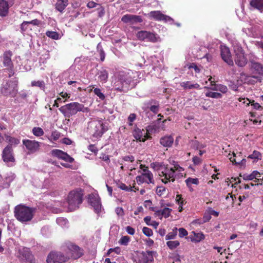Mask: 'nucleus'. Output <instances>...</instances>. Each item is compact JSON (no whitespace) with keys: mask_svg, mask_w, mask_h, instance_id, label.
I'll use <instances>...</instances> for the list:
<instances>
[{"mask_svg":"<svg viewBox=\"0 0 263 263\" xmlns=\"http://www.w3.org/2000/svg\"><path fill=\"white\" fill-rule=\"evenodd\" d=\"M174 142V138L171 136H164L160 139V144L164 147H171Z\"/></svg>","mask_w":263,"mask_h":263,"instance_id":"obj_29","label":"nucleus"},{"mask_svg":"<svg viewBox=\"0 0 263 263\" xmlns=\"http://www.w3.org/2000/svg\"><path fill=\"white\" fill-rule=\"evenodd\" d=\"M69 250L72 252V256L74 259H78L83 255V251L78 246L71 245L69 247Z\"/></svg>","mask_w":263,"mask_h":263,"instance_id":"obj_24","label":"nucleus"},{"mask_svg":"<svg viewBox=\"0 0 263 263\" xmlns=\"http://www.w3.org/2000/svg\"><path fill=\"white\" fill-rule=\"evenodd\" d=\"M259 173L257 171H254L251 174H245L242 176V178L245 180H252L254 179H256V180H255V182H257V180H259V179L258 178V177H259L260 176Z\"/></svg>","mask_w":263,"mask_h":263,"instance_id":"obj_30","label":"nucleus"},{"mask_svg":"<svg viewBox=\"0 0 263 263\" xmlns=\"http://www.w3.org/2000/svg\"><path fill=\"white\" fill-rule=\"evenodd\" d=\"M17 256L22 261L27 263L33 262V256L27 248L20 249L18 251Z\"/></svg>","mask_w":263,"mask_h":263,"instance_id":"obj_14","label":"nucleus"},{"mask_svg":"<svg viewBox=\"0 0 263 263\" xmlns=\"http://www.w3.org/2000/svg\"><path fill=\"white\" fill-rule=\"evenodd\" d=\"M250 4L254 9L258 10L261 12H263V0H251Z\"/></svg>","mask_w":263,"mask_h":263,"instance_id":"obj_31","label":"nucleus"},{"mask_svg":"<svg viewBox=\"0 0 263 263\" xmlns=\"http://www.w3.org/2000/svg\"><path fill=\"white\" fill-rule=\"evenodd\" d=\"M177 228H174L171 232L168 233L165 236L166 240L172 239L175 238L177 235Z\"/></svg>","mask_w":263,"mask_h":263,"instance_id":"obj_43","label":"nucleus"},{"mask_svg":"<svg viewBox=\"0 0 263 263\" xmlns=\"http://www.w3.org/2000/svg\"><path fill=\"white\" fill-rule=\"evenodd\" d=\"M32 132L36 137H40L44 135V132L43 129L40 127H34L32 128Z\"/></svg>","mask_w":263,"mask_h":263,"instance_id":"obj_40","label":"nucleus"},{"mask_svg":"<svg viewBox=\"0 0 263 263\" xmlns=\"http://www.w3.org/2000/svg\"><path fill=\"white\" fill-rule=\"evenodd\" d=\"M159 105L158 104L152 105L149 107L150 110L151 111H152L153 112H154V114H157L159 111Z\"/></svg>","mask_w":263,"mask_h":263,"instance_id":"obj_59","label":"nucleus"},{"mask_svg":"<svg viewBox=\"0 0 263 263\" xmlns=\"http://www.w3.org/2000/svg\"><path fill=\"white\" fill-rule=\"evenodd\" d=\"M35 209L24 205H18L14 209V216L18 221L25 222L30 221L33 216Z\"/></svg>","mask_w":263,"mask_h":263,"instance_id":"obj_2","label":"nucleus"},{"mask_svg":"<svg viewBox=\"0 0 263 263\" xmlns=\"http://www.w3.org/2000/svg\"><path fill=\"white\" fill-rule=\"evenodd\" d=\"M136 36L139 40L153 43L156 42L158 40L155 34L147 31L142 30L138 31Z\"/></svg>","mask_w":263,"mask_h":263,"instance_id":"obj_15","label":"nucleus"},{"mask_svg":"<svg viewBox=\"0 0 263 263\" xmlns=\"http://www.w3.org/2000/svg\"><path fill=\"white\" fill-rule=\"evenodd\" d=\"M97 52L99 53L100 57V60L103 62L104 61L105 58V51L103 50V48L102 47V46L101 45V43H99L98 44L97 46Z\"/></svg>","mask_w":263,"mask_h":263,"instance_id":"obj_33","label":"nucleus"},{"mask_svg":"<svg viewBox=\"0 0 263 263\" xmlns=\"http://www.w3.org/2000/svg\"><path fill=\"white\" fill-rule=\"evenodd\" d=\"M97 76L98 80L102 83H105L107 81L108 78V72L105 69L100 70L98 73Z\"/></svg>","mask_w":263,"mask_h":263,"instance_id":"obj_28","label":"nucleus"},{"mask_svg":"<svg viewBox=\"0 0 263 263\" xmlns=\"http://www.w3.org/2000/svg\"><path fill=\"white\" fill-rule=\"evenodd\" d=\"M171 211L172 209L165 208L162 210H160L159 212H157L158 216H164L165 218H167L170 215Z\"/></svg>","mask_w":263,"mask_h":263,"instance_id":"obj_37","label":"nucleus"},{"mask_svg":"<svg viewBox=\"0 0 263 263\" xmlns=\"http://www.w3.org/2000/svg\"><path fill=\"white\" fill-rule=\"evenodd\" d=\"M88 202L93 207L96 213H99L101 210L100 198L98 194H91L88 196Z\"/></svg>","mask_w":263,"mask_h":263,"instance_id":"obj_16","label":"nucleus"},{"mask_svg":"<svg viewBox=\"0 0 263 263\" xmlns=\"http://www.w3.org/2000/svg\"><path fill=\"white\" fill-rule=\"evenodd\" d=\"M130 238L128 236H122L119 241L121 245L127 246L129 241Z\"/></svg>","mask_w":263,"mask_h":263,"instance_id":"obj_47","label":"nucleus"},{"mask_svg":"<svg viewBox=\"0 0 263 263\" xmlns=\"http://www.w3.org/2000/svg\"><path fill=\"white\" fill-rule=\"evenodd\" d=\"M3 159L6 163L13 162L15 160L12 154V147L11 146H6L3 152Z\"/></svg>","mask_w":263,"mask_h":263,"instance_id":"obj_22","label":"nucleus"},{"mask_svg":"<svg viewBox=\"0 0 263 263\" xmlns=\"http://www.w3.org/2000/svg\"><path fill=\"white\" fill-rule=\"evenodd\" d=\"M190 145L191 148L195 149H200L205 147V146L203 144H200L197 140H191L190 142Z\"/></svg>","mask_w":263,"mask_h":263,"instance_id":"obj_34","label":"nucleus"},{"mask_svg":"<svg viewBox=\"0 0 263 263\" xmlns=\"http://www.w3.org/2000/svg\"><path fill=\"white\" fill-rule=\"evenodd\" d=\"M136 181L138 184L143 183L147 184L154 183V177L152 173L147 168L143 169V173L136 177Z\"/></svg>","mask_w":263,"mask_h":263,"instance_id":"obj_10","label":"nucleus"},{"mask_svg":"<svg viewBox=\"0 0 263 263\" xmlns=\"http://www.w3.org/2000/svg\"><path fill=\"white\" fill-rule=\"evenodd\" d=\"M201 159L197 156L193 158V162L195 165H199L201 163Z\"/></svg>","mask_w":263,"mask_h":263,"instance_id":"obj_63","label":"nucleus"},{"mask_svg":"<svg viewBox=\"0 0 263 263\" xmlns=\"http://www.w3.org/2000/svg\"><path fill=\"white\" fill-rule=\"evenodd\" d=\"M57 223L62 228H66L68 227V220L63 217H59L57 219Z\"/></svg>","mask_w":263,"mask_h":263,"instance_id":"obj_38","label":"nucleus"},{"mask_svg":"<svg viewBox=\"0 0 263 263\" xmlns=\"http://www.w3.org/2000/svg\"><path fill=\"white\" fill-rule=\"evenodd\" d=\"M248 158L254 159V160L261 159V154L259 152L254 151L252 154L248 156Z\"/></svg>","mask_w":263,"mask_h":263,"instance_id":"obj_46","label":"nucleus"},{"mask_svg":"<svg viewBox=\"0 0 263 263\" xmlns=\"http://www.w3.org/2000/svg\"><path fill=\"white\" fill-rule=\"evenodd\" d=\"M94 93L97 95L100 99L104 100L105 99L104 95L101 92L100 88H96L93 90Z\"/></svg>","mask_w":263,"mask_h":263,"instance_id":"obj_52","label":"nucleus"},{"mask_svg":"<svg viewBox=\"0 0 263 263\" xmlns=\"http://www.w3.org/2000/svg\"><path fill=\"white\" fill-rule=\"evenodd\" d=\"M249 63L250 69L254 75L247 76V79L254 78L257 81L261 82L263 78V65L253 60H250Z\"/></svg>","mask_w":263,"mask_h":263,"instance_id":"obj_8","label":"nucleus"},{"mask_svg":"<svg viewBox=\"0 0 263 263\" xmlns=\"http://www.w3.org/2000/svg\"><path fill=\"white\" fill-rule=\"evenodd\" d=\"M100 158L108 164L110 162L109 156L107 155L102 153L101 154Z\"/></svg>","mask_w":263,"mask_h":263,"instance_id":"obj_58","label":"nucleus"},{"mask_svg":"<svg viewBox=\"0 0 263 263\" xmlns=\"http://www.w3.org/2000/svg\"><path fill=\"white\" fill-rule=\"evenodd\" d=\"M136 115L135 114H130L128 118H127V120H128V125L129 126H132L133 125V122L136 120Z\"/></svg>","mask_w":263,"mask_h":263,"instance_id":"obj_53","label":"nucleus"},{"mask_svg":"<svg viewBox=\"0 0 263 263\" xmlns=\"http://www.w3.org/2000/svg\"><path fill=\"white\" fill-rule=\"evenodd\" d=\"M211 219V216L209 213L208 214H205L204 215L203 217L202 222H204V223L208 222L210 219Z\"/></svg>","mask_w":263,"mask_h":263,"instance_id":"obj_64","label":"nucleus"},{"mask_svg":"<svg viewBox=\"0 0 263 263\" xmlns=\"http://www.w3.org/2000/svg\"><path fill=\"white\" fill-rule=\"evenodd\" d=\"M83 194L81 192L77 191H71L67 197L68 209L72 211L76 210L82 202Z\"/></svg>","mask_w":263,"mask_h":263,"instance_id":"obj_7","label":"nucleus"},{"mask_svg":"<svg viewBox=\"0 0 263 263\" xmlns=\"http://www.w3.org/2000/svg\"><path fill=\"white\" fill-rule=\"evenodd\" d=\"M220 51L222 59L229 65L233 66L234 62L229 48L226 46L221 45Z\"/></svg>","mask_w":263,"mask_h":263,"instance_id":"obj_17","label":"nucleus"},{"mask_svg":"<svg viewBox=\"0 0 263 263\" xmlns=\"http://www.w3.org/2000/svg\"><path fill=\"white\" fill-rule=\"evenodd\" d=\"M61 136L60 132L57 130H54L52 132L51 136H46L48 140L50 142H53V141H57Z\"/></svg>","mask_w":263,"mask_h":263,"instance_id":"obj_36","label":"nucleus"},{"mask_svg":"<svg viewBox=\"0 0 263 263\" xmlns=\"http://www.w3.org/2000/svg\"><path fill=\"white\" fill-rule=\"evenodd\" d=\"M176 201L179 206H181V205H183L185 203H186V201L185 200L183 199L182 196L181 195H177L176 197Z\"/></svg>","mask_w":263,"mask_h":263,"instance_id":"obj_51","label":"nucleus"},{"mask_svg":"<svg viewBox=\"0 0 263 263\" xmlns=\"http://www.w3.org/2000/svg\"><path fill=\"white\" fill-rule=\"evenodd\" d=\"M117 215L119 216H123L124 215V212L122 208L117 207L115 209Z\"/></svg>","mask_w":263,"mask_h":263,"instance_id":"obj_56","label":"nucleus"},{"mask_svg":"<svg viewBox=\"0 0 263 263\" xmlns=\"http://www.w3.org/2000/svg\"><path fill=\"white\" fill-rule=\"evenodd\" d=\"M69 258L61 252H51L47 257V263H63L67 261Z\"/></svg>","mask_w":263,"mask_h":263,"instance_id":"obj_11","label":"nucleus"},{"mask_svg":"<svg viewBox=\"0 0 263 263\" xmlns=\"http://www.w3.org/2000/svg\"><path fill=\"white\" fill-rule=\"evenodd\" d=\"M185 182L187 186H190L192 184H198L199 183V180L197 178H188L185 180Z\"/></svg>","mask_w":263,"mask_h":263,"instance_id":"obj_44","label":"nucleus"},{"mask_svg":"<svg viewBox=\"0 0 263 263\" xmlns=\"http://www.w3.org/2000/svg\"><path fill=\"white\" fill-rule=\"evenodd\" d=\"M88 149L91 152L94 153H97L98 151V148L97 147L93 144H90L88 146Z\"/></svg>","mask_w":263,"mask_h":263,"instance_id":"obj_62","label":"nucleus"},{"mask_svg":"<svg viewBox=\"0 0 263 263\" xmlns=\"http://www.w3.org/2000/svg\"><path fill=\"white\" fill-rule=\"evenodd\" d=\"M121 21L125 23L134 24L137 23H141L142 19L140 16L127 14L122 16Z\"/></svg>","mask_w":263,"mask_h":263,"instance_id":"obj_21","label":"nucleus"},{"mask_svg":"<svg viewBox=\"0 0 263 263\" xmlns=\"http://www.w3.org/2000/svg\"><path fill=\"white\" fill-rule=\"evenodd\" d=\"M31 85L40 87V88H43L45 86V83L43 81H34L31 82Z\"/></svg>","mask_w":263,"mask_h":263,"instance_id":"obj_49","label":"nucleus"},{"mask_svg":"<svg viewBox=\"0 0 263 263\" xmlns=\"http://www.w3.org/2000/svg\"><path fill=\"white\" fill-rule=\"evenodd\" d=\"M123 159L125 161H130L131 162H133L135 160L134 157L132 155L129 156H125L123 157Z\"/></svg>","mask_w":263,"mask_h":263,"instance_id":"obj_61","label":"nucleus"},{"mask_svg":"<svg viewBox=\"0 0 263 263\" xmlns=\"http://www.w3.org/2000/svg\"><path fill=\"white\" fill-rule=\"evenodd\" d=\"M59 110L65 117L70 118L79 111L87 112L88 111V108L84 107V105L78 102H72L61 106L59 108Z\"/></svg>","mask_w":263,"mask_h":263,"instance_id":"obj_3","label":"nucleus"},{"mask_svg":"<svg viewBox=\"0 0 263 263\" xmlns=\"http://www.w3.org/2000/svg\"><path fill=\"white\" fill-rule=\"evenodd\" d=\"M12 53L10 51L5 52L3 55V64L5 66L7 67H12L13 63L11 61Z\"/></svg>","mask_w":263,"mask_h":263,"instance_id":"obj_25","label":"nucleus"},{"mask_svg":"<svg viewBox=\"0 0 263 263\" xmlns=\"http://www.w3.org/2000/svg\"><path fill=\"white\" fill-rule=\"evenodd\" d=\"M177 230H178L179 232V236L181 238L183 237L188 234L187 231L184 228H179L177 229Z\"/></svg>","mask_w":263,"mask_h":263,"instance_id":"obj_55","label":"nucleus"},{"mask_svg":"<svg viewBox=\"0 0 263 263\" xmlns=\"http://www.w3.org/2000/svg\"><path fill=\"white\" fill-rule=\"evenodd\" d=\"M50 155L53 157H56L59 159L64 160L67 162L72 163L74 161V159L69 156L67 153L63 152L62 150L58 149H52L50 152Z\"/></svg>","mask_w":263,"mask_h":263,"instance_id":"obj_13","label":"nucleus"},{"mask_svg":"<svg viewBox=\"0 0 263 263\" xmlns=\"http://www.w3.org/2000/svg\"><path fill=\"white\" fill-rule=\"evenodd\" d=\"M106 130L102 120H93L88 123L87 132L93 138H100Z\"/></svg>","mask_w":263,"mask_h":263,"instance_id":"obj_6","label":"nucleus"},{"mask_svg":"<svg viewBox=\"0 0 263 263\" xmlns=\"http://www.w3.org/2000/svg\"><path fill=\"white\" fill-rule=\"evenodd\" d=\"M14 178V175L12 174L8 175L5 177V181L3 183V187L4 188H7L9 186L10 182H11Z\"/></svg>","mask_w":263,"mask_h":263,"instance_id":"obj_35","label":"nucleus"},{"mask_svg":"<svg viewBox=\"0 0 263 263\" xmlns=\"http://www.w3.org/2000/svg\"><path fill=\"white\" fill-rule=\"evenodd\" d=\"M68 4V0H58L55 4V8L58 11L62 12Z\"/></svg>","mask_w":263,"mask_h":263,"instance_id":"obj_32","label":"nucleus"},{"mask_svg":"<svg viewBox=\"0 0 263 263\" xmlns=\"http://www.w3.org/2000/svg\"><path fill=\"white\" fill-rule=\"evenodd\" d=\"M8 2L5 0H0V16L4 17L7 15L9 11Z\"/></svg>","mask_w":263,"mask_h":263,"instance_id":"obj_27","label":"nucleus"},{"mask_svg":"<svg viewBox=\"0 0 263 263\" xmlns=\"http://www.w3.org/2000/svg\"><path fill=\"white\" fill-rule=\"evenodd\" d=\"M46 35L48 37L54 40H58L59 38V34L55 31H47Z\"/></svg>","mask_w":263,"mask_h":263,"instance_id":"obj_42","label":"nucleus"},{"mask_svg":"<svg viewBox=\"0 0 263 263\" xmlns=\"http://www.w3.org/2000/svg\"><path fill=\"white\" fill-rule=\"evenodd\" d=\"M205 95L206 97L212 98H220L222 96L220 93L216 92H209L206 93Z\"/></svg>","mask_w":263,"mask_h":263,"instance_id":"obj_50","label":"nucleus"},{"mask_svg":"<svg viewBox=\"0 0 263 263\" xmlns=\"http://www.w3.org/2000/svg\"><path fill=\"white\" fill-rule=\"evenodd\" d=\"M180 243L178 240L168 241L166 242V245L171 250H174L176 248Z\"/></svg>","mask_w":263,"mask_h":263,"instance_id":"obj_41","label":"nucleus"},{"mask_svg":"<svg viewBox=\"0 0 263 263\" xmlns=\"http://www.w3.org/2000/svg\"><path fill=\"white\" fill-rule=\"evenodd\" d=\"M172 164L173 165V167H172L175 173H176V172L180 173L184 171L183 168L180 166L177 162L173 161Z\"/></svg>","mask_w":263,"mask_h":263,"instance_id":"obj_45","label":"nucleus"},{"mask_svg":"<svg viewBox=\"0 0 263 263\" xmlns=\"http://www.w3.org/2000/svg\"><path fill=\"white\" fill-rule=\"evenodd\" d=\"M149 16L156 21L173 22L174 20L169 16L162 14L160 11H153L149 13Z\"/></svg>","mask_w":263,"mask_h":263,"instance_id":"obj_19","label":"nucleus"},{"mask_svg":"<svg viewBox=\"0 0 263 263\" xmlns=\"http://www.w3.org/2000/svg\"><path fill=\"white\" fill-rule=\"evenodd\" d=\"M1 92L6 97H14L18 92V81L16 78L3 82Z\"/></svg>","mask_w":263,"mask_h":263,"instance_id":"obj_5","label":"nucleus"},{"mask_svg":"<svg viewBox=\"0 0 263 263\" xmlns=\"http://www.w3.org/2000/svg\"><path fill=\"white\" fill-rule=\"evenodd\" d=\"M142 232L147 236H151L153 235V231L151 229L147 227H144Z\"/></svg>","mask_w":263,"mask_h":263,"instance_id":"obj_54","label":"nucleus"},{"mask_svg":"<svg viewBox=\"0 0 263 263\" xmlns=\"http://www.w3.org/2000/svg\"><path fill=\"white\" fill-rule=\"evenodd\" d=\"M133 135L136 140L142 142H145L149 137L147 132L144 129L141 130L138 127L135 128L133 132Z\"/></svg>","mask_w":263,"mask_h":263,"instance_id":"obj_18","label":"nucleus"},{"mask_svg":"<svg viewBox=\"0 0 263 263\" xmlns=\"http://www.w3.org/2000/svg\"><path fill=\"white\" fill-rule=\"evenodd\" d=\"M208 80L210 82L211 89L212 90L219 91L223 93L227 92V87L222 84H216L215 80H213V78L212 77H210Z\"/></svg>","mask_w":263,"mask_h":263,"instance_id":"obj_23","label":"nucleus"},{"mask_svg":"<svg viewBox=\"0 0 263 263\" xmlns=\"http://www.w3.org/2000/svg\"><path fill=\"white\" fill-rule=\"evenodd\" d=\"M135 77V76L132 77L129 73H128L115 82L114 88L120 92H126L134 86V79Z\"/></svg>","mask_w":263,"mask_h":263,"instance_id":"obj_4","label":"nucleus"},{"mask_svg":"<svg viewBox=\"0 0 263 263\" xmlns=\"http://www.w3.org/2000/svg\"><path fill=\"white\" fill-rule=\"evenodd\" d=\"M233 49L235 64L239 67H244L247 64L248 60L242 47L236 44L233 45Z\"/></svg>","mask_w":263,"mask_h":263,"instance_id":"obj_9","label":"nucleus"},{"mask_svg":"<svg viewBox=\"0 0 263 263\" xmlns=\"http://www.w3.org/2000/svg\"><path fill=\"white\" fill-rule=\"evenodd\" d=\"M23 143L26 148L32 153L38 151L40 147V142L35 140H23Z\"/></svg>","mask_w":263,"mask_h":263,"instance_id":"obj_20","label":"nucleus"},{"mask_svg":"<svg viewBox=\"0 0 263 263\" xmlns=\"http://www.w3.org/2000/svg\"><path fill=\"white\" fill-rule=\"evenodd\" d=\"M192 233L194 235L192 239V241L199 242L204 238V235L202 233H196L195 232H192Z\"/></svg>","mask_w":263,"mask_h":263,"instance_id":"obj_39","label":"nucleus"},{"mask_svg":"<svg viewBox=\"0 0 263 263\" xmlns=\"http://www.w3.org/2000/svg\"><path fill=\"white\" fill-rule=\"evenodd\" d=\"M152 253L149 251L139 252L135 257V261L137 263H150L154 259Z\"/></svg>","mask_w":263,"mask_h":263,"instance_id":"obj_12","label":"nucleus"},{"mask_svg":"<svg viewBox=\"0 0 263 263\" xmlns=\"http://www.w3.org/2000/svg\"><path fill=\"white\" fill-rule=\"evenodd\" d=\"M165 191V187L163 186H158L156 189V193L159 196H161Z\"/></svg>","mask_w":263,"mask_h":263,"instance_id":"obj_57","label":"nucleus"},{"mask_svg":"<svg viewBox=\"0 0 263 263\" xmlns=\"http://www.w3.org/2000/svg\"><path fill=\"white\" fill-rule=\"evenodd\" d=\"M151 167L156 171L161 178V181L166 184L169 181L174 182L177 176L172 167L163 162H155L151 163Z\"/></svg>","mask_w":263,"mask_h":263,"instance_id":"obj_1","label":"nucleus"},{"mask_svg":"<svg viewBox=\"0 0 263 263\" xmlns=\"http://www.w3.org/2000/svg\"><path fill=\"white\" fill-rule=\"evenodd\" d=\"M229 87L233 90H237V88H238V86L236 84H235L234 82L233 81H230L229 82V83L228 84Z\"/></svg>","mask_w":263,"mask_h":263,"instance_id":"obj_60","label":"nucleus"},{"mask_svg":"<svg viewBox=\"0 0 263 263\" xmlns=\"http://www.w3.org/2000/svg\"><path fill=\"white\" fill-rule=\"evenodd\" d=\"M21 29L22 31H26L28 30H32L31 26H30L28 22L24 21L21 25Z\"/></svg>","mask_w":263,"mask_h":263,"instance_id":"obj_48","label":"nucleus"},{"mask_svg":"<svg viewBox=\"0 0 263 263\" xmlns=\"http://www.w3.org/2000/svg\"><path fill=\"white\" fill-rule=\"evenodd\" d=\"M180 86L184 89H200V85L197 83H193L192 81L182 82L180 83Z\"/></svg>","mask_w":263,"mask_h":263,"instance_id":"obj_26","label":"nucleus"}]
</instances>
